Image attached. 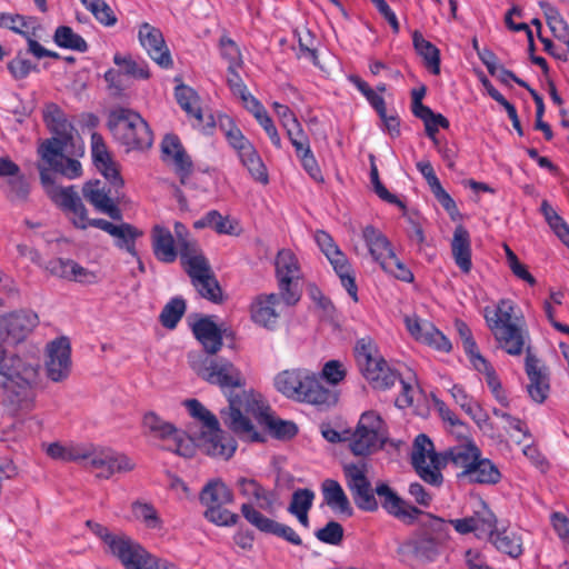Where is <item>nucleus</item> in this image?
<instances>
[{"instance_id": "obj_53", "label": "nucleus", "mask_w": 569, "mask_h": 569, "mask_svg": "<svg viewBox=\"0 0 569 569\" xmlns=\"http://www.w3.org/2000/svg\"><path fill=\"white\" fill-rule=\"evenodd\" d=\"M114 64L123 68L126 76L133 77L136 79L147 80L150 78V70L146 62H137L130 56H121L116 53L113 56Z\"/></svg>"}, {"instance_id": "obj_58", "label": "nucleus", "mask_w": 569, "mask_h": 569, "mask_svg": "<svg viewBox=\"0 0 569 569\" xmlns=\"http://www.w3.org/2000/svg\"><path fill=\"white\" fill-rule=\"evenodd\" d=\"M335 272L340 279L342 287L347 290L348 295L355 302H358V287L356 283L355 271L350 264V262H346L343 264H339L333 268Z\"/></svg>"}, {"instance_id": "obj_6", "label": "nucleus", "mask_w": 569, "mask_h": 569, "mask_svg": "<svg viewBox=\"0 0 569 569\" xmlns=\"http://www.w3.org/2000/svg\"><path fill=\"white\" fill-rule=\"evenodd\" d=\"M43 121L53 136L39 143L37 164L52 166L58 162L73 161L74 159L68 157L67 152L69 147L73 146L74 128L63 110L57 103H47L43 108Z\"/></svg>"}, {"instance_id": "obj_45", "label": "nucleus", "mask_w": 569, "mask_h": 569, "mask_svg": "<svg viewBox=\"0 0 569 569\" xmlns=\"http://www.w3.org/2000/svg\"><path fill=\"white\" fill-rule=\"evenodd\" d=\"M54 43L62 49H69L78 52H87L89 46L87 41L78 33H76L71 27L59 26L53 34Z\"/></svg>"}, {"instance_id": "obj_26", "label": "nucleus", "mask_w": 569, "mask_h": 569, "mask_svg": "<svg viewBox=\"0 0 569 569\" xmlns=\"http://www.w3.org/2000/svg\"><path fill=\"white\" fill-rule=\"evenodd\" d=\"M405 322L407 330L417 341L426 343L441 352L451 351L452 346L450 340L437 329L432 322L422 320L416 316L407 317Z\"/></svg>"}, {"instance_id": "obj_49", "label": "nucleus", "mask_w": 569, "mask_h": 569, "mask_svg": "<svg viewBox=\"0 0 569 569\" xmlns=\"http://www.w3.org/2000/svg\"><path fill=\"white\" fill-rule=\"evenodd\" d=\"M186 300L181 297L172 298L162 309L159 320L167 329H174L186 312Z\"/></svg>"}, {"instance_id": "obj_1", "label": "nucleus", "mask_w": 569, "mask_h": 569, "mask_svg": "<svg viewBox=\"0 0 569 569\" xmlns=\"http://www.w3.org/2000/svg\"><path fill=\"white\" fill-rule=\"evenodd\" d=\"M189 363L203 380L220 387L227 396L229 407L221 411L224 425L234 433L258 441L259 433L251 420L242 412L249 410L250 395L244 390L246 379L241 371L228 359L209 358L189 353Z\"/></svg>"}, {"instance_id": "obj_12", "label": "nucleus", "mask_w": 569, "mask_h": 569, "mask_svg": "<svg viewBox=\"0 0 569 569\" xmlns=\"http://www.w3.org/2000/svg\"><path fill=\"white\" fill-rule=\"evenodd\" d=\"M86 458L80 465L92 472L97 478L109 479L116 472H130L136 463L124 453H117L109 448L96 447L91 443L84 446Z\"/></svg>"}, {"instance_id": "obj_54", "label": "nucleus", "mask_w": 569, "mask_h": 569, "mask_svg": "<svg viewBox=\"0 0 569 569\" xmlns=\"http://www.w3.org/2000/svg\"><path fill=\"white\" fill-rule=\"evenodd\" d=\"M131 557L138 558L148 569H178V567L166 559L157 558L150 555L140 545L130 541Z\"/></svg>"}, {"instance_id": "obj_19", "label": "nucleus", "mask_w": 569, "mask_h": 569, "mask_svg": "<svg viewBox=\"0 0 569 569\" xmlns=\"http://www.w3.org/2000/svg\"><path fill=\"white\" fill-rule=\"evenodd\" d=\"M525 371L528 377L527 392L536 403H543L550 392V377L548 368L531 352L526 349Z\"/></svg>"}, {"instance_id": "obj_51", "label": "nucleus", "mask_w": 569, "mask_h": 569, "mask_svg": "<svg viewBox=\"0 0 569 569\" xmlns=\"http://www.w3.org/2000/svg\"><path fill=\"white\" fill-rule=\"evenodd\" d=\"M450 393L461 409L475 421L480 422L482 420L485 415L480 406L473 401L461 385H453L450 389Z\"/></svg>"}, {"instance_id": "obj_18", "label": "nucleus", "mask_w": 569, "mask_h": 569, "mask_svg": "<svg viewBox=\"0 0 569 569\" xmlns=\"http://www.w3.org/2000/svg\"><path fill=\"white\" fill-rule=\"evenodd\" d=\"M138 40L153 62L162 69L172 68L173 60L162 31L159 28L149 22L140 23L138 28Z\"/></svg>"}, {"instance_id": "obj_30", "label": "nucleus", "mask_w": 569, "mask_h": 569, "mask_svg": "<svg viewBox=\"0 0 569 569\" xmlns=\"http://www.w3.org/2000/svg\"><path fill=\"white\" fill-rule=\"evenodd\" d=\"M478 456H480V449L471 442L455 446L442 453L443 467L451 465L459 470L457 477L465 479Z\"/></svg>"}, {"instance_id": "obj_37", "label": "nucleus", "mask_w": 569, "mask_h": 569, "mask_svg": "<svg viewBox=\"0 0 569 569\" xmlns=\"http://www.w3.org/2000/svg\"><path fill=\"white\" fill-rule=\"evenodd\" d=\"M199 500L207 508L226 506L233 502V493L222 480L213 479L202 488Z\"/></svg>"}, {"instance_id": "obj_44", "label": "nucleus", "mask_w": 569, "mask_h": 569, "mask_svg": "<svg viewBox=\"0 0 569 569\" xmlns=\"http://www.w3.org/2000/svg\"><path fill=\"white\" fill-rule=\"evenodd\" d=\"M489 540L498 551L511 558H518L522 553L521 538L513 531L496 530Z\"/></svg>"}, {"instance_id": "obj_5", "label": "nucleus", "mask_w": 569, "mask_h": 569, "mask_svg": "<svg viewBox=\"0 0 569 569\" xmlns=\"http://www.w3.org/2000/svg\"><path fill=\"white\" fill-rule=\"evenodd\" d=\"M515 310L512 300L501 299L495 307H486L482 313L501 349L508 355L520 356L529 335L523 321L515 316Z\"/></svg>"}, {"instance_id": "obj_36", "label": "nucleus", "mask_w": 569, "mask_h": 569, "mask_svg": "<svg viewBox=\"0 0 569 569\" xmlns=\"http://www.w3.org/2000/svg\"><path fill=\"white\" fill-rule=\"evenodd\" d=\"M308 373L306 370H283L274 378L276 389L286 397L297 400Z\"/></svg>"}, {"instance_id": "obj_33", "label": "nucleus", "mask_w": 569, "mask_h": 569, "mask_svg": "<svg viewBox=\"0 0 569 569\" xmlns=\"http://www.w3.org/2000/svg\"><path fill=\"white\" fill-rule=\"evenodd\" d=\"M450 247L457 267L461 272L469 273L472 269L471 239L469 231L462 224L455 228Z\"/></svg>"}, {"instance_id": "obj_20", "label": "nucleus", "mask_w": 569, "mask_h": 569, "mask_svg": "<svg viewBox=\"0 0 569 569\" xmlns=\"http://www.w3.org/2000/svg\"><path fill=\"white\" fill-rule=\"evenodd\" d=\"M39 325L38 315L28 309L0 317V331L10 343L18 345Z\"/></svg>"}, {"instance_id": "obj_39", "label": "nucleus", "mask_w": 569, "mask_h": 569, "mask_svg": "<svg viewBox=\"0 0 569 569\" xmlns=\"http://www.w3.org/2000/svg\"><path fill=\"white\" fill-rule=\"evenodd\" d=\"M465 479L481 485H496L501 479L498 467L488 458L478 456Z\"/></svg>"}, {"instance_id": "obj_3", "label": "nucleus", "mask_w": 569, "mask_h": 569, "mask_svg": "<svg viewBox=\"0 0 569 569\" xmlns=\"http://www.w3.org/2000/svg\"><path fill=\"white\" fill-rule=\"evenodd\" d=\"M0 376L6 399L14 410L31 411L36 403L34 389L40 377V360L31 355L8 353L1 360Z\"/></svg>"}, {"instance_id": "obj_52", "label": "nucleus", "mask_w": 569, "mask_h": 569, "mask_svg": "<svg viewBox=\"0 0 569 569\" xmlns=\"http://www.w3.org/2000/svg\"><path fill=\"white\" fill-rule=\"evenodd\" d=\"M381 269L403 282H412L415 277L411 270L397 257L395 251H389V256L379 263Z\"/></svg>"}, {"instance_id": "obj_27", "label": "nucleus", "mask_w": 569, "mask_h": 569, "mask_svg": "<svg viewBox=\"0 0 569 569\" xmlns=\"http://www.w3.org/2000/svg\"><path fill=\"white\" fill-rule=\"evenodd\" d=\"M282 301L279 293H261L258 295L250 305L251 320L263 328L274 329L279 319V311L277 307Z\"/></svg>"}, {"instance_id": "obj_7", "label": "nucleus", "mask_w": 569, "mask_h": 569, "mask_svg": "<svg viewBox=\"0 0 569 569\" xmlns=\"http://www.w3.org/2000/svg\"><path fill=\"white\" fill-rule=\"evenodd\" d=\"M180 260L200 297L212 303H222V289L211 269L209 260L196 242H183L181 244Z\"/></svg>"}, {"instance_id": "obj_13", "label": "nucleus", "mask_w": 569, "mask_h": 569, "mask_svg": "<svg viewBox=\"0 0 569 569\" xmlns=\"http://www.w3.org/2000/svg\"><path fill=\"white\" fill-rule=\"evenodd\" d=\"M411 463L418 476L427 483L440 487L443 482L441 468H443L442 453H437L430 438L420 433L413 441Z\"/></svg>"}, {"instance_id": "obj_16", "label": "nucleus", "mask_w": 569, "mask_h": 569, "mask_svg": "<svg viewBox=\"0 0 569 569\" xmlns=\"http://www.w3.org/2000/svg\"><path fill=\"white\" fill-rule=\"evenodd\" d=\"M71 343L68 337H59L46 347L44 369L52 382H62L71 373Z\"/></svg>"}, {"instance_id": "obj_46", "label": "nucleus", "mask_w": 569, "mask_h": 569, "mask_svg": "<svg viewBox=\"0 0 569 569\" xmlns=\"http://www.w3.org/2000/svg\"><path fill=\"white\" fill-rule=\"evenodd\" d=\"M193 228H211L219 234H233L236 231V226L218 210L208 211L203 217L193 222Z\"/></svg>"}, {"instance_id": "obj_22", "label": "nucleus", "mask_w": 569, "mask_h": 569, "mask_svg": "<svg viewBox=\"0 0 569 569\" xmlns=\"http://www.w3.org/2000/svg\"><path fill=\"white\" fill-rule=\"evenodd\" d=\"M375 495L380 499L381 507L391 516L400 519L407 525H412L423 511L419 508L408 505L391 487L386 482L377 483Z\"/></svg>"}, {"instance_id": "obj_57", "label": "nucleus", "mask_w": 569, "mask_h": 569, "mask_svg": "<svg viewBox=\"0 0 569 569\" xmlns=\"http://www.w3.org/2000/svg\"><path fill=\"white\" fill-rule=\"evenodd\" d=\"M184 406L187 407L189 413L202 421L203 427L206 428H216L218 426L217 417L209 411L199 400L189 399L184 401Z\"/></svg>"}, {"instance_id": "obj_34", "label": "nucleus", "mask_w": 569, "mask_h": 569, "mask_svg": "<svg viewBox=\"0 0 569 569\" xmlns=\"http://www.w3.org/2000/svg\"><path fill=\"white\" fill-rule=\"evenodd\" d=\"M355 357L363 377H370L373 372L371 371V368L376 367V362L385 360L380 355L376 342L369 336L357 340L355 346Z\"/></svg>"}, {"instance_id": "obj_63", "label": "nucleus", "mask_w": 569, "mask_h": 569, "mask_svg": "<svg viewBox=\"0 0 569 569\" xmlns=\"http://www.w3.org/2000/svg\"><path fill=\"white\" fill-rule=\"evenodd\" d=\"M8 70L16 80L26 79L31 72L39 71L37 64L23 58L20 52L8 62Z\"/></svg>"}, {"instance_id": "obj_4", "label": "nucleus", "mask_w": 569, "mask_h": 569, "mask_svg": "<svg viewBox=\"0 0 569 569\" xmlns=\"http://www.w3.org/2000/svg\"><path fill=\"white\" fill-rule=\"evenodd\" d=\"M425 519L397 548L401 561L420 563L435 562L445 549L450 531L448 522L431 513L423 512Z\"/></svg>"}, {"instance_id": "obj_38", "label": "nucleus", "mask_w": 569, "mask_h": 569, "mask_svg": "<svg viewBox=\"0 0 569 569\" xmlns=\"http://www.w3.org/2000/svg\"><path fill=\"white\" fill-rule=\"evenodd\" d=\"M362 239L372 259L378 263L389 256V251H393L388 238L372 224H368L362 229Z\"/></svg>"}, {"instance_id": "obj_48", "label": "nucleus", "mask_w": 569, "mask_h": 569, "mask_svg": "<svg viewBox=\"0 0 569 569\" xmlns=\"http://www.w3.org/2000/svg\"><path fill=\"white\" fill-rule=\"evenodd\" d=\"M86 445L63 446L59 442H52L47 447V455L56 460L73 461L80 463L81 458H86Z\"/></svg>"}, {"instance_id": "obj_43", "label": "nucleus", "mask_w": 569, "mask_h": 569, "mask_svg": "<svg viewBox=\"0 0 569 569\" xmlns=\"http://www.w3.org/2000/svg\"><path fill=\"white\" fill-rule=\"evenodd\" d=\"M174 96L178 104L188 113V116L193 117L198 126H202L203 113L199 107V97L197 92L186 84H179L174 89Z\"/></svg>"}, {"instance_id": "obj_17", "label": "nucleus", "mask_w": 569, "mask_h": 569, "mask_svg": "<svg viewBox=\"0 0 569 569\" xmlns=\"http://www.w3.org/2000/svg\"><path fill=\"white\" fill-rule=\"evenodd\" d=\"M120 189L110 184L107 190L100 180H90L83 184L82 194L98 212L109 216L112 220L121 221L122 211L118 204Z\"/></svg>"}, {"instance_id": "obj_2", "label": "nucleus", "mask_w": 569, "mask_h": 569, "mask_svg": "<svg viewBox=\"0 0 569 569\" xmlns=\"http://www.w3.org/2000/svg\"><path fill=\"white\" fill-rule=\"evenodd\" d=\"M40 181L48 197L70 217L71 223L81 230L92 227V219L88 217L86 209L74 186L59 187L56 184V176L68 179H77L82 174V166L79 160L58 162V164H37Z\"/></svg>"}, {"instance_id": "obj_24", "label": "nucleus", "mask_w": 569, "mask_h": 569, "mask_svg": "<svg viewBox=\"0 0 569 569\" xmlns=\"http://www.w3.org/2000/svg\"><path fill=\"white\" fill-rule=\"evenodd\" d=\"M92 227L107 232L114 239V246L118 249L126 250L131 257L139 260L136 240L143 234L140 229L128 222L113 224L112 222L100 218L92 219Z\"/></svg>"}, {"instance_id": "obj_47", "label": "nucleus", "mask_w": 569, "mask_h": 569, "mask_svg": "<svg viewBox=\"0 0 569 569\" xmlns=\"http://www.w3.org/2000/svg\"><path fill=\"white\" fill-rule=\"evenodd\" d=\"M371 371L375 372H372L370 377L365 378L375 389L387 390L391 388L397 380H400L399 373L391 369L386 360L376 362V367H372Z\"/></svg>"}, {"instance_id": "obj_62", "label": "nucleus", "mask_w": 569, "mask_h": 569, "mask_svg": "<svg viewBox=\"0 0 569 569\" xmlns=\"http://www.w3.org/2000/svg\"><path fill=\"white\" fill-rule=\"evenodd\" d=\"M132 510L138 519H141L148 528L156 529L161 527V520L156 508L150 503L134 502Z\"/></svg>"}, {"instance_id": "obj_28", "label": "nucleus", "mask_w": 569, "mask_h": 569, "mask_svg": "<svg viewBox=\"0 0 569 569\" xmlns=\"http://www.w3.org/2000/svg\"><path fill=\"white\" fill-rule=\"evenodd\" d=\"M237 486L240 495L250 500L248 503H251L257 510L258 508L267 512H272L274 510V492L264 488L256 479L240 477L237 480Z\"/></svg>"}, {"instance_id": "obj_41", "label": "nucleus", "mask_w": 569, "mask_h": 569, "mask_svg": "<svg viewBox=\"0 0 569 569\" xmlns=\"http://www.w3.org/2000/svg\"><path fill=\"white\" fill-rule=\"evenodd\" d=\"M476 359L470 362L475 370L485 375V380L491 390L493 397L502 405H508L507 396L502 389L500 379L490 362L482 356L475 357Z\"/></svg>"}, {"instance_id": "obj_55", "label": "nucleus", "mask_w": 569, "mask_h": 569, "mask_svg": "<svg viewBox=\"0 0 569 569\" xmlns=\"http://www.w3.org/2000/svg\"><path fill=\"white\" fill-rule=\"evenodd\" d=\"M204 518L220 527H231L237 525L239 516L234 512L229 511L224 506H212L207 508L204 511Z\"/></svg>"}, {"instance_id": "obj_23", "label": "nucleus", "mask_w": 569, "mask_h": 569, "mask_svg": "<svg viewBox=\"0 0 569 569\" xmlns=\"http://www.w3.org/2000/svg\"><path fill=\"white\" fill-rule=\"evenodd\" d=\"M91 157L98 171L116 188H122L124 181L118 163L112 159L103 137L98 132L91 133Z\"/></svg>"}, {"instance_id": "obj_32", "label": "nucleus", "mask_w": 569, "mask_h": 569, "mask_svg": "<svg viewBox=\"0 0 569 569\" xmlns=\"http://www.w3.org/2000/svg\"><path fill=\"white\" fill-rule=\"evenodd\" d=\"M151 247L154 257L164 263L176 261L178 250L171 231L161 224H154L151 229Z\"/></svg>"}, {"instance_id": "obj_31", "label": "nucleus", "mask_w": 569, "mask_h": 569, "mask_svg": "<svg viewBox=\"0 0 569 569\" xmlns=\"http://www.w3.org/2000/svg\"><path fill=\"white\" fill-rule=\"evenodd\" d=\"M192 333L209 355H216L222 347V333L219 327L209 318L200 317L192 323Z\"/></svg>"}, {"instance_id": "obj_10", "label": "nucleus", "mask_w": 569, "mask_h": 569, "mask_svg": "<svg viewBox=\"0 0 569 569\" xmlns=\"http://www.w3.org/2000/svg\"><path fill=\"white\" fill-rule=\"evenodd\" d=\"M349 449L355 456L367 457L382 449L387 441L383 421L373 411L363 412L353 432L349 433Z\"/></svg>"}, {"instance_id": "obj_14", "label": "nucleus", "mask_w": 569, "mask_h": 569, "mask_svg": "<svg viewBox=\"0 0 569 569\" xmlns=\"http://www.w3.org/2000/svg\"><path fill=\"white\" fill-rule=\"evenodd\" d=\"M345 481L358 509L375 512L379 503L375 497V489L368 478L367 462H349L342 466Z\"/></svg>"}, {"instance_id": "obj_21", "label": "nucleus", "mask_w": 569, "mask_h": 569, "mask_svg": "<svg viewBox=\"0 0 569 569\" xmlns=\"http://www.w3.org/2000/svg\"><path fill=\"white\" fill-rule=\"evenodd\" d=\"M240 511L242 517L259 531L282 538L295 546L302 545L300 536L293 528L266 517L251 503H242Z\"/></svg>"}, {"instance_id": "obj_40", "label": "nucleus", "mask_w": 569, "mask_h": 569, "mask_svg": "<svg viewBox=\"0 0 569 569\" xmlns=\"http://www.w3.org/2000/svg\"><path fill=\"white\" fill-rule=\"evenodd\" d=\"M412 44L416 52L423 58L425 66L432 74L438 76L440 73V50L426 40L418 30L412 32Z\"/></svg>"}, {"instance_id": "obj_11", "label": "nucleus", "mask_w": 569, "mask_h": 569, "mask_svg": "<svg viewBox=\"0 0 569 569\" xmlns=\"http://www.w3.org/2000/svg\"><path fill=\"white\" fill-rule=\"evenodd\" d=\"M276 279L282 302L295 306L301 299L302 272L296 254L289 249H282L274 260Z\"/></svg>"}, {"instance_id": "obj_8", "label": "nucleus", "mask_w": 569, "mask_h": 569, "mask_svg": "<svg viewBox=\"0 0 569 569\" xmlns=\"http://www.w3.org/2000/svg\"><path fill=\"white\" fill-rule=\"evenodd\" d=\"M108 128L128 150H146L152 146L153 133L149 124L133 110L127 108L112 110L108 118Z\"/></svg>"}, {"instance_id": "obj_9", "label": "nucleus", "mask_w": 569, "mask_h": 569, "mask_svg": "<svg viewBox=\"0 0 569 569\" xmlns=\"http://www.w3.org/2000/svg\"><path fill=\"white\" fill-rule=\"evenodd\" d=\"M142 433L151 438L168 441L164 449L178 456L190 458L196 452V445L191 437L179 430L173 423L163 420L154 411H148L142 417Z\"/></svg>"}, {"instance_id": "obj_25", "label": "nucleus", "mask_w": 569, "mask_h": 569, "mask_svg": "<svg viewBox=\"0 0 569 569\" xmlns=\"http://www.w3.org/2000/svg\"><path fill=\"white\" fill-rule=\"evenodd\" d=\"M199 447L209 457L229 460L237 450V441L218 425L201 431Z\"/></svg>"}, {"instance_id": "obj_15", "label": "nucleus", "mask_w": 569, "mask_h": 569, "mask_svg": "<svg viewBox=\"0 0 569 569\" xmlns=\"http://www.w3.org/2000/svg\"><path fill=\"white\" fill-rule=\"evenodd\" d=\"M449 525L460 535L473 532L478 539H490L497 530V517L483 500H479L471 516L449 520Z\"/></svg>"}, {"instance_id": "obj_61", "label": "nucleus", "mask_w": 569, "mask_h": 569, "mask_svg": "<svg viewBox=\"0 0 569 569\" xmlns=\"http://www.w3.org/2000/svg\"><path fill=\"white\" fill-rule=\"evenodd\" d=\"M456 329L462 341V347L469 361L472 362L476 359L475 357L482 356L478 350V346L468 325L461 320H457Z\"/></svg>"}, {"instance_id": "obj_29", "label": "nucleus", "mask_w": 569, "mask_h": 569, "mask_svg": "<svg viewBox=\"0 0 569 569\" xmlns=\"http://www.w3.org/2000/svg\"><path fill=\"white\" fill-rule=\"evenodd\" d=\"M297 401L307 402L325 409L337 403L338 395L333 390L323 387L317 376L308 373L303 389L300 391Z\"/></svg>"}, {"instance_id": "obj_35", "label": "nucleus", "mask_w": 569, "mask_h": 569, "mask_svg": "<svg viewBox=\"0 0 569 569\" xmlns=\"http://www.w3.org/2000/svg\"><path fill=\"white\" fill-rule=\"evenodd\" d=\"M321 491L325 502L333 510L348 517L352 516L353 509L343 491L341 485L335 479H326L321 483Z\"/></svg>"}, {"instance_id": "obj_56", "label": "nucleus", "mask_w": 569, "mask_h": 569, "mask_svg": "<svg viewBox=\"0 0 569 569\" xmlns=\"http://www.w3.org/2000/svg\"><path fill=\"white\" fill-rule=\"evenodd\" d=\"M343 527L337 521H329L315 532V537L327 545L339 546L343 540Z\"/></svg>"}, {"instance_id": "obj_60", "label": "nucleus", "mask_w": 569, "mask_h": 569, "mask_svg": "<svg viewBox=\"0 0 569 569\" xmlns=\"http://www.w3.org/2000/svg\"><path fill=\"white\" fill-rule=\"evenodd\" d=\"M315 500V492L311 489L303 488L293 491L288 511L291 515L309 511Z\"/></svg>"}, {"instance_id": "obj_42", "label": "nucleus", "mask_w": 569, "mask_h": 569, "mask_svg": "<svg viewBox=\"0 0 569 569\" xmlns=\"http://www.w3.org/2000/svg\"><path fill=\"white\" fill-rule=\"evenodd\" d=\"M238 157L243 167L247 168L252 179L262 184H267L269 182L267 167L253 144L249 148L247 147V149L244 148L243 151L238 153Z\"/></svg>"}, {"instance_id": "obj_50", "label": "nucleus", "mask_w": 569, "mask_h": 569, "mask_svg": "<svg viewBox=\"0 0 569 569\" xmlns=\"http://www.w3.org/2000/svg\"><path fill=\"white\" fill-rule=\"evenodd\" d=\"M261 417L270 433L277 439L289 440L298 433V427L292 421L274 418L263 412H261Z\"/></svg>"}, {"instance_id": "obj_59", "label": "nucleus", "mask_w": 569, "mask_h": 569, "mask_svg": "<svg viewBox=\"0 0 569 569\" xmlns=\"http://www.w3.org/2000/svg\"><path fill=\"white\" fill-rule=\"evenodd\" d=\"M219 49L221 57L228 61V67H241L242 58L237 43L227 34H222L219 39Z\"/></svg>"}, {"instance_id": "obj_64", "label": "nucleus", "mask_w": 569, "mask_h": 569, "mask_svg": "<svg viewBox=\"0 0 569 569\" xmlns=\"http://www.w3.org/2000/svg\"><path fill=\"white\" fill-rule=\"evenodd\" d=\"M284 130L289 141L295 148L296 153H300V151L308 152V149L311 148L310 141L299 121L290 124V127H287Z\"/></svg>"}]
</instances>
